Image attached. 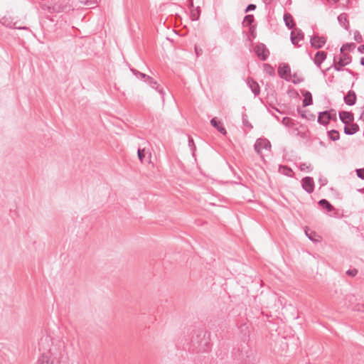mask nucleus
Segmentation results:
<instances>
[{
    "label": "nucleus",
    "mask_w": 364,
    "mask_h": 364,
    "mask_svg": "<svg viewBox=\"0 0 364 364\" xmlns=\"http://www.w3.org/2000/svg\"><path fill=\"white\" fill-rule=\"evenodd\" d=\"M50 339L48 337L41 338L39 341V350L41 352L38 360V364H53L54 357L55 359H60L65 350L64 344L58 346L49 347Z\"/></svg>",
    "instance_id": "nucleus-1"
},
{
    "label": "nucleus",
    "mask_w": 364,
    "mask_h": 364,
    "mask_svg": "<svg viewBox=\"0 0 364 364\" xmlns=\"http://www.w3.org/2000/svg\"><path fill=\"white\" fill-rule=\"evenodd\" d=\"M73 9L70 4L64 1H58L49 7V11L51 13H68Z\"/></svg>",
    "instance_id": "nucleus-2"
},
{
    "label": "nucleus",
    "mask_w": 364,
    "mask_h": 364,
    "mask_svg": "<svg viewBox=\"0 0 364 364\" xmlns=\"http://www.w3.org/2000/svg\"><path fill=\"white\" fill-rule=\"evenodd\" d=\"M254 149L257 154L262 157V150H270L271 144L267 139H258L255 143Z\"/></svg>",
    "instance_id": "nucleus-3"
},
{
    "label": "nucleus",
    "mask_w": 364,
    "mask_h": 364,
    "mask_svg": "<svg viewBox=\"0 0 364 364\" xmlns=\"http://www.w3.org/2000/svg\"><path fill=\"white\" fill-rule=\"evenodd\" d=\"M351 62V57L347 54H343L338 61L334 58L333 68L337 70H341V68L348 65Z\"/></svg>",
    "instance_id": "nucleus-4"
},
{
    "label": "nucleus",
    "mask_w": 364,
    "mask_h": 364,
    "mask_svg": "<svg viewBox=\"0 0 364 364\" xmlns=\"http://www.w3.org/2000/svg\"><path fill=\"white\" fill-rule=\"evenodd\" d=\"M310 43L314 48L318 49L322 48L326 44V38L325 36L314 35L311 37Z\"/></svg>",
    "instance_id": "nucleus-5"
},
{
    "label": "nucleus",
    "mask_w": 364,
    "mask_h": 364,
    "mask_svg": "<svg viewBox=\"0 0 364 364\" xmlns=\"http://www.w3.org/2000/svg\"><path fill=\"white\" fill-rule=\"evenodd\" d=\"M255 51L257 57L261 60H266L269 54L268 49L266 48L265 45L263 43L257 45L255 46Z\"/></svg>",
    "instance_id": "nucleus-6"
},
{
    "label": "nucleus",
    "mask_w": 364,
    "mask_h": 364,
    "mask_svg": "<svg viewBox=\"0 0 364 364\" xmlns=\"http://www.w3.org/2000/svg\"><path fill=\"white\" fill-rule=\"evenodd\" d=\"M304 34L301 29L296 28L291 33V41L293 45L298 46L299 41H303Z\"/></svg>",
    "instance_id": "nucleus-7"
},
{
    "label": "nucleus",
    "mask_w": 364,
    "mask_h": 364,
    "mask_svg": "<svg viewBox=\"0 0 364 364\" xmlns=\"http://www.w3.org/2000/svg\"><path fill=\"white\" fill-rule=\"evenodd\" d=\"M302 188L309 193L314 191V182L311 177L306 176L301 180Z\"/></svg>",
    "instance_id": "nucleus-8"
},
{
    "label": "nucleus",
    "mask_w": 364,
    "mask_h": 364,
    "mask_svg": "<svg viewBox=\"0 0 364 364\" xmlns=\"http://www.w3.org/2000/svg\"><path fill=\"white\" fill-rule=\"evenodd\" d=\"M201 334L200 335H196V336H193V338H192V343H193V345L195 346L196 343L198 344V346H196V348H198L197 350V352H200V351H203L204 350V346H205V344L203 343V339L205 338V334L203 333V332H201Z\"/></svg>",
    "instance_id": "nucleus-9"
},
{
    "label": "nucleus",
    "mask_w": 364,
    "mask_h": 364,
    "mask_svg": "<svg viewBox=\"0 0 364 364\" xmlns=\"http://www.w3.org/2000/svg\"><path fill=\"white\" fill-rule=\"evenodd\" d=\"M339 118L341 121L346 125L348 124L349 122H352L354 120V116L352 113L346 111H341L339 112Z\"/></svg>",
    "instance_id": "nucleus-10"
},
{
    "label": "nucleus",
    "mask_w": 364,
    "mask_h": 364,
    "mask_svg": "<svg viewBox=\"0 0 364 364\" xmlns=\"http://www.w3.org/2000/svg\"><path fill=\"white\" fill-rule=\"evenodd\" d=\"M211 125L215 128L223 135H226L227 131L223 125V123L217 117H213L210 120Z\"/></svg>",
    "instance_id": "nucleus-11"
},
{
    "label": "nucleus",
    "mask_w": 364,
    "mask_h": 364,
    "mask_svg": "<svg viewBox=\"0 0 364 364\" xmlns=\"http://www.w3.org/2000/svg\"><path fill=\"white\" fill-rule=\"evenodd\" d=\"M247 84L255 96L258 95L260 93V87L258 83L256 81H255L252 77L247 78Z\"/></svg>",
    "instance_id": "nucleus-12"
},
{
    "label": "nucleus",
    "mask_w": 364,
    "mask_h": 364,
    "mask_svg": "<svg viewBox=\"0 0 364 364\" xmlns=\"http://www.w3.org/2000/svg\"><path fill=\"white\" fill-rule=\"evenodd\" d=\"M344 102L349 106L354 105L356 102V95L354 91L349 90L347 95L344 97Z\"/></svg>",
    "instance_id": "nucleus-13"
},
{
    "label": "nucleus",
    "mask_w": 364,
    "mask_h": 364,
    "mask_svg": "<svg viewBox=\"0 0 364 364\" xmlns=\"http://www.w3.org/2000/svg\"><path fill=\"white\" fill-rule=\"evenodd\" d=\"M327 53L324 51H318L316 53L314 62L318 68L321 67V64L326 60Z\"/></svg>",
    "instance_id": "nucleus-14"
},
{
    "label": "nucleus",
    "mask_w": 364,
    "mask_h": 364,
    "mask_svg": "<svg viewBox=\"0 0 364 364\" xmlns=\"http://www.w3.org/2000/svg\"><path fill=\"white\" fill-rule=\"evenodd\" d=\"M331 120V117L327 114V112H321L318 113V122L322 125H327Z\"/></svg>",
    "instance_id": "nucleus-15"
},
{
    "label": "nucleus",
    "mask_w": 364,
    "mask_h": 364,
    "mask_svg": "<svg viewBox=\"0 0 364 364\" xmlns=\"http://www.w3.org/2000/svg\"><path fill=\"white\" fill-rule=\"evenodd\" d=\"M359 126L357 124H351L344 127V133L347 135H353L359 131Z\"/></svg>",
    "instance_id": "nucleus-16"
},
{
    "label": "nucleus",
    "mask_w": 364,
    "mask_h": 364,
    "mask_svg": "<svg viewBox=\"0 0 364 364\" xmlns=\"http://www.w3.org/2000/svg\"><path fill=\"white\" fill-rule=\"evenodd\" d=\"M302 95L304 97L303 100V106L307 107L313 103L312 95L309 91H303Z\"/></svg>",
    "instance_id": "nucleus-17"
},
{
    "label": "nucleus",
    "mask_w": 364,
    "mask_h": 364,
    "mask_svg": "<svg viewBox=\"0 0 364 364\" xmlns=\"http://www.w3.org/2000/svg\"><path fill=\"white\" fill-rule=\"evenodd\" d=\"M284 21L285 22L286 26L289 29L293 28V27L295 26L292 16L289 13H285L284 14Z\"/></svg>",
    "instance_id": "nucleus-18"
},
{
    "label": "nucleus",
    "mask_w": 364,
    "mask_h": 364,
    "mask_svg": "<svg viewBox=\"0 0 364 364\" xmlns=\"http://www.w3.org/2000/svg\"><path fill=\"white\" fill-rule=\"evenodd\" d=\"M146 82H147L152 88L157 90L159 92L164 96V93L163 90H159V85L157 82L154 80L151 77L149 76V77H147Z\"/></svg>",
    "instance_id": "nucleus-19"
},
{
    "label": "nucleus",
    "mask_w": 364,
    "mask_h": 364,
    "mask_svg": "<svg viewBox=\"0 0 364 364\" xmlns=\"http://www.w3.org/2000/svg\"><path fill=\"white\" fill-rule=\"evenodd\" d=\"M318 204L321 207L326 209L329 212L332 211L334 209L333 206L326 199L320 200L318 201Z\"/></svg>",
    "instance_id": "nucleus-20"
},
{
    "label": "nucleus",
    "mask_w": 364,
    "mask_h": 364,
    "mask_svg": "<svg viewBox=\"0 0 364 364\" xmlns=\"http://www.w3.org/2000/svg\"><path fill=\"white\" fill-rule=\"evenodd\" d=\"M291 72L290 67L288 65H284L283 66H279L278 73L281 77H284L289 74Z\"/></svg>",
    "instance_id": "nucleus-21"
},
{
    "label": "nucleus",
    "mask_w": 364,
    "mask_h": 364,
    "mask_svg": "<svg viewBox=\"0 0 364 364\" xmlns=\"http://www.w3.org/2000/svg\"><path fill=\"white\" fill-rule=\"evenodd\" d=\"M328 136L331 141H337L340 138V134L338 131L336 129H332L328 132Z\"/></svg>",
    "instance_id": "nucleus-22"
},
{
    "label": "nucleus",
    "mask_w": 364,
    "mask_h": 364,
    "mask_svg": "<svg viewBox=\"0 0 364 364\" xmlns=\"http://www.w3.org/2000/svg\"><path fill=\"white\" fill-rule=\"evenodd\" d=\"M279 171L281 173L287 176H291L293 173L291 168L287 166H280L279 168Z\"/></svg>",
    "instance_id": "nucleus-23"
},
{
    "label": "nucleus",
    "mask_w": 364,
    "mask_h": 364,
    "mask_svg": "<svg viewBox=\"0 0 364 364\" xmlns=\"http://www.w3.org/2000/svg\"><path fill=\"white\" fill-rule=\"evenodd\" d=\"M200 14V9L199 7L192 9L191 11V18L193 21H196L199 18Z\"/></svg>",
    "instance_id": "nucleus-24"
},
{
    "label": "nucleus",
    "mask_w": 364,
    "mask_h": 364,
    "mask_svg": "<svg viewBox=\"0 0 364 364\" xmlns=\"http://www.w3.org/2000/svg\"><path fill=\"white\" fill-rule=\"evenodd\" d=\"M282 124L289 128H291L294 125V120L289 117H285L282 119Z\"/></svg>",
    "instance_id": "nucleus-25"
},
{
    "label": "nucleus",
    "mask_w": 364,
    "mask_h": 364,
    "mask_svg": "<svg viewBox=\"0 0 364 364\" xmlns=\"http://www.w3.org/2000/svg\"><path fill=\"white\" fill-rule=\"evenodd\" d=\"M195 52L197 57L201 56L203 53V48L202 43H196L195 44Z\"/></svg>",
    "instance_id": "nucleus-26"
},
{
    "label": "nucleus",
    "mask_w": 364,
    "mask_h": 364,
    "mask_svg": "<svg viewBox=\"0 0 364 364\" xmlns=\"http://www.w3.org/2000/svg\"><path fill=\"white\" fill-rule=\"evenodd\" d=\"M254 21V16L253 15H247L245 16L243 20V25L245 26H250L252 23Z\"/></svg>",
    "instance_id": "nucleus-27"
},
{
    "label": "nucleus",
    "mask_w": 364,
    "mask_h": 364,
    "mask_svg": "<svg viewBox=\"0 0 364 364\" xmlns=\"http://www.w3.org/2000/svg\"><path fill=\"white\" fill-rule=\"evenodd\" d=\"M3 22L2 23L6 25L7 27H9V28H18V29H26V27H18V26H16V23H12V22H6L7 21V19L4 18L3 19Z\"/></svg>",
    "instance_id": "nucleus-28"
},
{
    "label": "nucleus",
    "mask_w": 364,
    "mask_h": 364,
    "mask_svg": "<svg viewBox=\"0 0 364 364\" xmlns=\"http://www.w3.org/2000/svg\"><path fill=\"white\" fill-rule=\"evenodd\" d=\"M131 70L137 77H139L140 79L144 80L145 82L147 80V77H149V75H146V74L142 73L135 69H132Z\"/></svg>",
    "instance_id": "nucleus-29"
},
{
    "label": "nucleus",
    "mask_w": 364,
    "mask_h": 364,
    "mask_svg": "<svg viewBox=\"0 0 364 364\" xmlns=\"http://www.w3.org/2000/svg\"><path fill=\"white\" fill-rule=\"evenodd\" d=\"M338 20L339 23H341V25L344 26L346 28H347L346 23H348V22L346 14H342L339 15L338 16Z\"/></svg>",
    "instance_id": "nucleus-30"
},
{
    "label": "nucleus",
    "mask_w": 364,
    "mask_h": 364,
    "mask_svg": "<svg viewBox=\"0 0 364 364\" xmlns=\"http://www.w3.org/2000/svg\"><path fill=\"white\" fill-rule=\"evenodd\" d=\"M355 48V43H346V44H344L341 48V52L343 53L344 50H350L351 48Z\"/></svg>",
    "instance_id": "nucleus-31"
},
{
    "label": "nucleus",
    "mask_w": 364,
    "mask_h": 364,
    "mask_svg": "<svg viewBox=\"0 0 364 364\" xmlns=\"http://www.w3.org/2000/svg\"><path fill=\"white\" fill-rule=\"evenodd\" d=\"M327 114L331 117V120L336 121V112L335 109H331L330 110H327Z\"/></svg>",
    "instance_id": "nucleus-32"
},
{
    "label": "nucleus",
    "mask_w": 364,
    "mask_h": 364,
    "mask_svg": "<svg viewBox=\"0 0 364 364\" xmlns=\"http://www.w3.org/2000/svg\"><path fill=\"white\" fill-rule=\"evenodd\" d=\"M300 170L302 171H310L312 170V168L311 166V164H306L305 163H302L300 164Z\"/></svg>",
    "instance_id": "nucleus-33"
},
{
    "label": "nucleus",
    "mask_w": 364,
    "mask_h": 364,
    "mask_svg": "<svg viewBox=\"0 0 364 364\" xmlns=\"http://www.w3.org/2000/svg\"><path fill=\"white\" fill-rule=\"evenodd\" d=\"M137 155H138V158L140 160L141 162H143V159L144 158L145 156V154H144V149H138V151H137Z\"/></svg>",
    "instance_id": "nucleus-34"
},
{
    "label": "nucleus",
    "mask_w": 364,
    "mask_h": 364,
    "mask_svg": "<svg viewBox=\"0 0 364 364\" xmlns=\"http://www.w3.org/2000/svg\"><path fill=\"white\" fill-rule=\"evenodd\" d=\"M354 39L358 43H360L363 41V38L359 31H355L354 33Z\"/></svg>",
    "instance_id": "nucleus-35"
},
{
    "label": "nucleus",
    "mask_w": 364,
    "mask_h": 364,
    "mask_svg": "<svg viewBox=\"0 0 364 364\" xmlns=\"http://www.w3.org/2000/svg\"><path fill=\"white\" fill-rule=\"evenodd\" d=\"M356 173L358 177L361 179H364V168L356 169Z\"/></svg>",
    "instance_id": "nucleus-36"
},
{
    "label": "nucleus",
    "mask_w": 364,
    "mask_h": 364,
    "mask_svg": "<svg viewBox=\"0 0 364 364\" xmlns=\"http://www.w3.org/2000/svg\"><path fill=\"white\" fill-rule=\"evenodd\" d=\"M358 273V270L356 269H349L346 272V274L351 277H355Z\"/></svg>",
    "instance_id": "nucleus-37"
},
{
    "label": "nucleus",
    "mask_w": 364,
    "mask_h": 364,
    "mask_svg": "<svg viewBox=\"0 0 364 364\" xmlns=\"http://www.w3.org/2000/svg\"><path fill=\"white\" fill-rule=\"evenodd\" d=\"M256 9V5L255 4H249L247 8L245 9V12H249L250 11H254L255 9Z\"/></svg>",
    "instance_id": "nucleus-38"
},
{
    "label": "nucleus",
    "mask_w": 364,
    "mask_h": 364,
    "mask_svg": "<svg viewBox=\"0 0 364 364\" xmlns=\"http://www.w3.org/2000/svg\"><path fill=\"white\" fill-rule=\"evenodd\" d=\"M303 81L302 78L298 77L296 74L294 75L293 83L297 84Z\"/></svg>",
    "instance_id": "nucleus-39"
},
{
    "label": "nucleus",
    "mask_w": 364,
    "mask_h": 364,
    "mask_svg": "<svg viewBox=\"0 0 364 364\" xmlns=\"http://www.w3.org/2000/svg\"><path fill=\"white\" fill-rule=\"evenodd\" d=\"M306 235L309 237V239L311 241H316L314 236L316 235L315 232H312L311 234H309L307 231H306Z\"/></svg>",
    "instance_id": "nucleus-40"
},
{
    "label": "nucleus",
    "mask_w": 364,
    "mask_h": 364,
    "mask_svg": "<svg viewBox=\"0 0 364 364\" xmlns=\"http://www.w3.org/2000/svg\"><path fill=\"white\" fill-rule=\"evenodd\" d=\"M243 124L245 127H247L249 128H252V126L251 124L246 119H243Z\"/></svg>",
    "instance_id": "nucleus-41"
},
{
    "label": "nucleus",
    "mask_w": 364,
    "mask_h": 364,
    "mask_svg": "<svg viewBox=\"0 0 364 364\" xmlns=\"http://www.w3.org/2000/svg\"><path fill=\"white\" fill-rule=\"evenodd\" d=\"M358 50L360 52V53H364V45H361L358 48Z\"/></svg>",
    "instance_id": "nucleus-42"
},
{
    "label": "nucleus",
    "mask_w": 364,
    "mask_h": 364,
    "mask_svg": "<svg viewBox=\"0 0 364 364\" xmlns=\"http://www.w3.org/2000/svg\"><path fill=\"white\" fill-rule=\"evenodd\" d=\"M359 119L364 122V109L362 111Z\"/></svg>",
    "instance_id": "nucleus-43"
},
{
    "label": "nucleus",
    "mask_w": 364,
    "mask_h": 364,
    "mask_svg": "<svg viewBox=\"0 0 364 364\" xmlns=\"http://www.w3.org/2000/svg\"><path fill=\"white\" fill-rule=\"evenodd\" d=\"M360 64L364 66V58H362L360 60Z\"/></svg>",
    "instance_id": "nucleus-44"
},
{
    "label": "nucleus",
    "mask_w": 364,
    "mask_h": 364,
    "mask_svg": "<svg viewBox=\"0 0 364 364\" xmlns=\"http://www.w3.org/2000/svg\"><path fill=\"white\" fill-rule=\"evenodd\" d=\"M188 142H189V145H191V144H192V143L193 142V139H192L189 138V141H188Z\"/></svg>",
    "instance_id": "nucleus-45"
},
{
    "label": "nucleus",
    "mask_w": 364,
    "mask_h": 364,
    "mask_svg": "<svg viewBox=\"0 0 364 364\" xmlns=\"http://www.w3.org/2000/svg\"><path fill=\"white\" fill-rule=\"evenodd\" d=\"M301 115L302 117H306L305 115L303 113H301Z\"/></svg>",
    "instance_id": "nucleus-46"
},
{
    "label": "nucleus",
    "mask_w": 364,
    "mask_h": 364,
    "mask_svg": "<svg viewBox=\"0 0 364 364\" xmlns=\"http://www.w3.org/2000/svg\"><path fill=\"white\" fill-rule=\"evenodd\" d=\"M346 71H348L350 73H351V71L348 69H346Z\"/></svg>",
    "instance_id": "nucleus-47"
}]
</instances>
